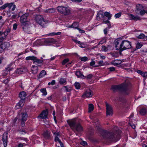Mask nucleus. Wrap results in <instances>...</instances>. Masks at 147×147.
Listing matches in <instances>:
<instances>
[{
    "mask_svg": "<svg viewBox=\"0 0 147 147\" xmlns=\"http://www.w3.org/2000/svg\"><path fill=\"white\" fill-rule=\"evenodd\" d=\"M130 86V82L126 80L124 83L120 85L112 86L111 89L113 92L119 90L124 94L127 95L129 94Z\"/></svg>",
    "mask_w": 147,
    "mask_h": 147,
    "instance_id": "nucleus-1",
    "label": "nucleus"
},
{
    "mask_svg": "<svg viewBox=\"0 0 147 147\" xmlns=\"http://www.w3.org/2000/svg\"><path fill=\"white\" fill-rule=\"evenodd\" d=\"M114 43L116 49L119 50L120 55L122 51L130 49L132 47L131 42L127 40L122 41L120 39H117L115 41Z\"/></svg>",
    "mask_w": 147,
    "mask_h": 147,
    "instance_id": "nucleus-2",
    "label": "nucleus"
},
{
    "mask_svg": "<svg viewBox=\"0 0 147 147\" xmlns=\"http://www.w3.org/2000/svg\"><path fill=\"white\" fill-rule=\"evenodd\" d=\"M67 122L71 128L75 132H80L83 130L82 126L80 123H77L76 120L75 119L68 120Z\"/></svg>",
    "mask_w": 147,
    "mask_h": 147,
    "instance_id": "nucleus-3",
    "label": "nucleus"
},
{
    "mask_svg": "<svg viewBox=\"0 0 147 147\" xmlns=\"http://www.w3.org/2000/svg\"><path fill=\"white\" fill-rule=\"evenodd\" d=\"M58 11L65 15H69L70 13V10L69 8L63 6H58L57 7Z\"/></svg>",
    "mask_w": 147,
    "mask_h": 147,
    "instance_id": "nucleus-4",
    "label": "nucleus"
},
{
    "mask_svg": "<svg viewBox=\"0 0 147 147\" xmlns=\"http://www.w3.org/2000/svg\"><path fill=\"white\" fill-rule=\"evenodd\" d=\"M102 135L104 138H108L111 141H114V138L115 136H114L112 133L106 131H102Z\"/></svg>",
    "mask_w": 147,
    "mask_h": 147,
    "instance_id": "nucleus-5",
    "label": "nucleus"
},
{
    "mask_svg": "<svg viewBox=\"0 0 147 147\" xmlns=\"http://www.w3.org/2000/svg\"><path fill=\"white\" fill-rule=\"evenodd\" d=\"M29 15V13H27L23 14L20 17V20L21 23V24L30 23L29 21L27 20V18Z\"/></svg>",
    "mask_w": 147,
    "mask_h": 147,
    "instance_id": "nucleus-6",
    "label": "nucleus"
},
{
    "mask_svg": "<svg viewBox=\"0 0 147 147\" xmlns=\"http://www.w3.org/2000/svg\"><path fill=\"white\" fill-rule=\"evenodd\" d=\"M10 46V44L9 42H4L1 45H0V51H1L2 53L5 50H8Z\"/></svg>",
    "mask_w": 147,
    "mask_h": 147,
    "instance_id": "nucleus-7",
    "label": "nucleus"
},
{
    "mask_svg": "<svg viewBox=\"0 0 147 147\" xmlns=\"http://www.w3.org/2000/svg\"><path fill=\"white\" fill-rule=\"evenodd\" d=\"M47 22L45 21L43 17L41 15H37V23L42 27H44V25Z\"/></svg>",
    "mask_w": 147,
    "mask_h": 147,
    "instance_id": "nucleus-8",
    "label": "nucleus"
},
{
    "mask_svg": "<svg viewBox=\"0 0 147 147\" xmlns=\"http://www.w3.org/2000/svg\"><path fill=\"white\" fill-rule=\"evenodd\" d=\"M106 115L107 116H111L113 114V110L111 106L107 103H106Z\"/></svg>",
    "mask_w": 147,
    "mask_h": 147,
    "instance_id": "nucleus-9",
    "label": "nucleus"
},
{
    "mask_svg": "<svg viewBox=\"0 0 147 147\" xmlns=\"http://www.w3.org/2000/svg\"><path fill=\"white\" fill-rule=\"evenodd\" d=\"M56 42V40L53 38L48 39L44 41L42 40V43L40 44V45H47L48 44L55 42Z\"/></svg>",
    "mask_w": 147,
    "mask_h": 147,
    "instance_id": "nucleus-10",
    "label": "nucleus"
},
{
    "mask_svg": "<svg viewBox=\"0 0 147 147\" xmlns=\"http://www.w3.org/2000/svg\"><path fill=\"white\" fill-rule=\"evenodd\" d=\"M30 24V23H29L21 24V26L24 31L27 33L29 32L30 29L29 26Z\"/></svg>",
    "mask_w": 147,
    "mask_h": 147,
    "instance_id": "nucleus-11",
    "label": "nucleus"
},
{
    "mask_svg": "<svg viewBox=\"0 0 147 147\" xmlns=\"http://www.w3.org/2000/svg\"><path fill=\"white\" fill-rule=\"evenodd\" d=\"M7 135L8 133L6 132H4L3 135L2 140L4 145V147H6L7 145V141L8 138Z\"/></svg>",
    "mask_w": 147,
    "mask_h": 147,
    "instance_id": "nucleus-12",
    "label": "nucleus"
},
{
    "mask_svg": "<svg viewBox=\"0 0 147 147\" xmlns=\"http://www.w3.org/2000/svg\"><path fill=\"white\" fill-rule=\"evenodd\" d=\"M51 132L49 130H46L43 133V136L45 139L50 140L51 138Z\"/></svg>",
    "mask_w": 147,
    "mask_h": 147,
    "instance_id": "nucleus-13",
    "label": "nucleus"
},
{
    "mask_svg": "<svg viewBox=\"0 0 147 147\" xmlns=\"http://www.w3.org/2000/svg\"><path fill=\"white\" fill-rule=\"evenodd\" d=\"M48 113L47 111H44L37 117V118L42 119H46L47 117Z\"/></svg>",
    "mask_w": 147,
    "mask_h": 147,
    "instance_id": "nucleus-14",
    "label": "nucleus"
},
{
    "mask_svg": "<svg viewBox=\"0 0 147 147\" xmlns=\"http://www.w3.org/2000/svg\"><path fill=\"white\" fill-rule=\"evenodd\" d=\"M92 96V91L89 90L86 91L82 95L83 98H88L91 97Z\"/></svg>",
    "mask_w": 147,
    "mask_h": 147,
    "instance_id": "nucleus-15",
    "label": "nucleus"
},
{
    "mask_svg": "<svg viewBox=\"0 0 147 147\" xmlns=\"http://www.w3.org/2000/svg\"><path fill=\"white\" fill-rule=\"evenodd\" d=\"M26 95V93L24 91L21 92L19 94V96L21 99V100H23L24 102Z\"/></svg>",
    "mask_w": 147,
    "mask_h": 147,
    "instance_id": "nucleus-16",
    "label": "nucleus"
},
{
    "mask_svg": "<svg viewBox=\"0 0 147 147\" xmlns=\"http://www.w3.org/2000/svg\"><path fill=\"white\" fill-rule=\"evenodd\" d=\"M56 9L55 8H51L48 9L44 10V12L47 13H53L56 11Z\"/></svg>",
    "mask_w": 147,
    "mask_h": 147,
    "instance_id": "nucleus-17",
    "label": "nucleus"
},
{
    "mask_svg": "<svg viewBox=\"0 0 147 147\" xmlns=\"http://www.w3.org/2000/svg\"><path fill=\"white\" fill-rule=\"evenodd\" d=\"M22 121H26L27 119L28 115L26 112H22L21 113Z\"/></svg>",
    "mask_w": 147,
    "mask_h": 147,
    "instance_id": "nucleus-18",
    "label": "nucleus"
},
{
    "mask_svg": "<svg viewBox=\"0 0 147 147\" xmlns=\"http://www.w3.org/2000/svg\"><path fill=\"white\" fill-rule=\"evenodd\" d=\"M26 60H31L33 61L34 63L37 62V59L36 57L34 56H28L26 58Z\"/></svg>",
    "mask_w": 147,
    "mask_h": 147,
    "instance_id": "nucleus-19",
    "label": "nucleus"
},
{
    "mask_svg": "<svg viewBox=\"0 0 147 147\" xmlns=\"http://www.w3.org/2000/svg\"><path fill=\"white\" fill-rule=\"evenodd\" d=\"M26 71V69L23 68L17 69L15 71L16 74H21L24 73Z\"/></svg>",
    "mask_w": 147,
    "mask_h": 147,
    "instance_id": "nucleus-20",
    "label": "nucleus"
},
{
    "mask_svg": "<svg viewBox=\"0 0 147 147\" xmlns=\"http://www.w3.org/2000/svg\"><path fill=\"white\" fill-rule=\"evenodd\" d=\"M128 15L131 20H140V18L138 16H135L131 14H129Z\"/></svg>",
    "mask_w": 147,
    "mask_h": 147,
    "instance_id": "nucleus-21",
    "label": "nucleus"
},
{
    "mask_svg": "<svg viewBox=\"0 0 147 147\" xmlns=\"http://www.w3.org/2000/svg\"><path fill=\"white\" fill-rule=\"evenodd\" d=\"M143 9V6L140 4H138L136 6V12H138Z\"/></svg>",
    "mask_w": 147,
    "mask_h": 147,
    "instance_id": "nucleus-22",
    "label": "nucleus"
},
{
    "mask_svg": "<svg viewBox=\"0 0 147 147\" xmlns=\"http://www.w3.org/2000/svg\"><path fill=\"white\" fill-rule=\"evenodd\" d=\"M8 8L11 9L12 11H13L16 8V6L13 3H9Z\"/></svg>",
    "mask_w": 147,
    "mask_h": 147,
    "instance_id": "nucleus-23",
    "label": "nucleus"
},
{
    "mask_svg": "<svg viewBox=\"0 0 147 147\" xmlns=\"http://www.w3.org/2000/svg\"><path fill=\"white\" fill-rule=\"evenodd\" d=\"M31 72L32 74H35L37 73V66L33 65L31 68Z\"/></svg>",
    "mask_w": 147,
    "mask_h": 147,
    "instance_id": "nucleus-24",
    "label": "nucleus"
},
{
    "mask_svg": "<svg viewBox=\"0 0 147 147\" xmlns=\"http://www.w3.org/2000/svg\"><path fill=\"white\" fill-rule=\"evenodd\" d=\"M60 137L58 136H55V140L56 142H58L60 144L61 147L58 146V147H64L63 144L62 143L61 141L59 139V138Z\"/></svg>",
    "mask_w": 147,
    "mask_h": 147,
    "instance_id": "nucleus-25",
    "label": "nucleus"
},
{
    "mask_svg": "<svg viewBox=\"0 0 147 147\" xmlns=\"http://www.w3.org/2000/svg\"><path fill=\"white\" fill-rule=\"evenodd\" d=\"M121 63V61L120 60H115L112 62V64L115 66L118 65Z\"/></svg>",
    "mask_w": 147,
    "mask_h": 147,
    "instance_id": "nucleus-26",
    "label": "nucleus"
},
{
    "mask_svg": "<svg viewBox=\"0 0 147 147\" xmlns=\"http://www.w3.org/2000/svg\"><path fill=\"white\" fill-rule=\"evenodd\" d=\"M62 89L63 90L67 92H70L71 90V88L67 86H63Z\"/></svg>",
    "mask_w": 147,
    "mask_h": 147,
    "instance_id": "nucleus-27",
    "label": "nucleus"
},
{
    "mask_svg": "<svg viewBox=\"0 0 147 147\" xmlns=\"http://www.w3.org/2000/svg\"><path fill=\"white\" fill-rule=\"evenodd\" d=\"M66 82V80L65 78H61L59 81V83L60 84H65Z\"/></svg>",
    "mask_w": 147,
    "mask_h": 147,
    "instance_id": "nucleus-28",
    "label": "nucleus"
},
{
    "mask_svg": "<svg viewBox=\"0 0 147 147\" xmlns=\"http://www.w3.org/2000/svg\"><path fill=\"white\" fill-rule=\"evenodd\" d=\"M147 112V110L146 108H143L140 110L139 113L141 115H144Z\"/></svg>",
    "mask_w": 147,
    "mask_h": 147,
    "instance_id": "nucleus-29",
    "label": "nucleus"
},
{
    "mask_svg": "<svg viewBox=\"0 0 147 147\" xmlns=\"http://www.w3.org/2000/svg\"><path fill=\"white\" fill-rule=\"evenodd\" d=\"M76 76L79 78L83 79L84 76L82 74L80 71H77L76 73Z\"/></svg>",
    "mask_w": 147,
    "mask_h": 147,
    "instance_id": "nucleus-30",
    "label": "nucleus"
},
{
    "mask_svg": "<svg viewBox=\"0 0 147 147\" xmlns=\"http://www.w3.org/2000/svg\"><path fill=\"white\" fill-rule=\"evenodd\" d=\"M78 26V23L77 22H74L71 26L69 27L74 28L75 29H77Z\"/></svg>",
    "mask_w": 147,
    "mask_h": 147,
    "instance_id": "nucleus-31",
    "label": "nucleus"
},
{
    "mask_svg": "<svg viewBox=\"0 0 147 147\" xmlns=\"http://www.w3.org/2000/svg\"><path fill=\"white\" fill-rule=\"evenodd\" d=\"M10 31L11 29L9 28L6 29L3 32V35L6 37L8 34L10 32Z\"/></svg>",
    "mask_w": 147,
    "mask_h": 147,
    "instance_id": "nucleus-32",
    "label": "nucleus"
},
{
    "mask_svg": "<svg viewBox=\"0 0 147 147\" xmlns=\"http://www.w3.org/2000/svg\"><path fill=\"white\" fill-rule=\"evenodd\" d=\"M103 15L100 13H98L97 15L96 18L98 20H99L101 18H102L104 17Z\"/></svg>",
    "mask_w": 147,
    "mask_h": 147,
    "instance_id": "nucleus-33",
    "label": "nucleus"
},
{
    "mask_svg": "<svg viewBox=\"0 0 147 147\" xmlns=\"http://www.w3.org/2000/svg\"><path fill=\"white\" fill-rule=\"evenodd\" d=\"M94 109V106L92 104L89 105L88 112H90L93 111Z\"/></svg>",
    "mask_w": 147,
    "mask_h": 147,
    "instance_id": "nucleus-34",
    "label": "nucleus"
},
{
    "mask_svg": "<svg viewBox=\"0 0 147 147\" xmlns=\"http://www.w3.org/2000/svg\"><path fill=\"white\" fill-rule=\"evenodd\" d=\"M104 15L105 16L108 17V19L109 20H110L111 19L112 16V15L107 12H105Z\"/></svg>",
    "mask_w": 147,
    "mask_h": 147,
    "instance_id": "nucleus-35",
    "label": "nucleus"
},
{
    "mask_svg": "<svg viewBox=\"0 0 147 147\" xmlns=\"http://www.w3.org/2000/svg\"><path fill=\"white\" fill-rule=\"evenodd\" d=\"M46 74V71L44 70H42L41 72L40 73L39 76V78H41L43 76L45 75Z\"/></svg>",
    "mask_w": 147,
    "mask_h": 147,
    "instance_id": "nucleus-36",
    "label": "nucleus"
},
{
    "mask_svg": "<svg viewBox=\"0 0 147 147\" xmlns=\"http://www.w3.org/2000/svg\"><path fill=\"white\" fill-rule=\"evenodd\" d=\"M32 20L33 21V23L35 27H36V24L37 23V16H35L33 17Z\"/></svg>",
    "mask_w": 147,
    "mask_h": 147,
    "instance_id": "nucleus-37",
    "label": "nucleus"
},
{
    "mask_svg": "<svg viewBox=\"0 0 147 147\" xmlns=\"http://www.w3.org/2000/svg\"><path fill=\"white\" fill-rule=\"evenodd\" d=\"M40 91L43 93L42 95L46 96L47 94V92L45 88L41 89H40Z\"/></svg>",
    "mask_w": 147,
    "mask_h": 147,
    "instance_id": "nucleus-38",
    "label": "nucleus"
},
{
    "mask_svg": "<svg viewBox=\"0 0 147 147\" xmlns=\"http://www.w3.org/2000/svg\"><path fill=\"white\" fill-rule=\"evenodd\" d=\"M24 102L23 100H20L19 102L17 104V105L20 106L21 107H22L24 105Z\"/></svg>",
    "mask_w": 147,
    "mask_h": 147,
    "instance_id": "nucleus-39",
    "label": "nucleus"
},
{
    "mask_svg": "<svg viewBox=\"0 0 147 147\" xmlns=\"http://www.w3.org/2000/svg\"><path fill=\"white\" fill-rule=\"evenodd\" d=\"M9 3H6L3 5H2L1 7H0V9H5L7 7H8L9 6Z\"/></svg>",
    "mask_w": 147,
    "mask_h": 147,
    "instance_id": "nucleus-40",
    "label": "nucleus"
},
{
    "mask_svg": "<svg viewBox=\"0 0 147 147\" xmlns=\"http://www.w3.org/2000/svg\"><path fill=\"white\" fill-rule=\"evenodd\" d=\"M93 76V75L92 74H90L86 76H84L83 79L86 78L87 79H90L92 78Z\"/></svg>",
    "mask_w": 147,
    "mask_h": 147,
    "instance_id": "nucleus-41",
    "label": "nucleus"
},
{
    "mask_svg": "<svg viewBox=\"0 0 147 147\" xmlns=\"http://www.w3.org/2000/svg\"><path fill=\"white\" fill-rule=\"evenodd\" d=\"M61 34V33L60 32H57L56 33H55L54 32H52L50 33L49 34H48L47 35L48 36H49L50 35H60Z\"/></svg>",
    "mask_w": 147,
    "mask_h": 147,
    "instance_id": "nucleus-42",
    "label": "nucleus"
},
{
    "mask_svg": "<svg viewBox=\"0 0 147 147\" xmlns=\"http://www.w3.org/2000/svg\"><path fill=\"white\" fill-rule=\"evenodd\" d=\"M140 13L141 16L144 15L145 13H147V11L143 9L139 11Z\"/></svg>",
    "mask_w": 147,
    "mask_h": 147,
    "instance_id": "nucleus-43",
    "label": "nucleus"
},
{
    "mask_svg": "<svg viewBox=\"0 0 147 147\" xmlns=\"http://www.w3.org/2000/svg\"><path fill=\"white\" fill-rule=\"evenodd\" d=\"M74 86L77 89H79L80 88V84L78 82H76L74 84Z\"/></svg>",
    "mask_w": 147,
    "mask_h": 147,
    "instance_id": "nucleus-44",
    "label": "nucleus"
},
{
    "mask_svg": "<svg viewBox=\"0 0 147 147\" xmlns=\"http://www.w3.org/2000/svg\"><path fill=\"white\" fill-rule=\"evenodd\" d=\"M145 35L144 34H140L139 35L137 36V37L139 39H142L144 38Z\"/></svg>",
    "mask_w": 147,
    "mask_h": 147,
    "instance_id": "nucleus-45",
    "label": "nucleus"
},
{
    "mask_svg": "<svg viewBox=\"0 0 147 147\" xmlns=\"http://www.w3.org/2000/svg\"><path fill=\"white\" fill-rule=\"evenodd\" d=\"M101 50L102 51L106 52L108 50V48L105 46L102 45V46Z\"/></svg>",
    "mask_w": 147,
    "mask_h": 147,
    "instance_id": "nucleus-46",
    "label": "nucleus"
},
{
    "mask_svg": "<svg viewBox=\"0 0 147 147\" xmlns=\"http://www.w3.org/2000/svg\"><path fill=\"white\" fill-rule=\"evenodd\" d=\"M142 44L139 42H138L136 45V48L137 49H139L142 47Z\"/></svg>",
    "mask_w": 147,
    "mask_h": 147,
    "instance_id": "nucleus-47",
    "label": "nucleus"
},
{
    "mask_svg": "<svg viewBox=\"0 0 147 147\" xmlns=\"http://www.w3.org/2000/svg\"><path fill=\"white\" fill-rule=\"evenodd\" d=\"M37 61V66H40L42 64V60H41L38 59Z\"/></svg>",
    "mask_w": 147,
    "mask_h": 147,
    "instance_id": "nucleus-48",
    "label": "nucleus"
},
{
    "mask_svg": "<svg viewBox=\"0 0 147 147\" xmlns=\"http://www.w3.org/2000/svg\"><path fill=\"white\" fill-rule=\"evenodd\" d=\"M6 37L4 36L0 37V45H1L2 43V42L4 39L6 38Z\"/></svg>",
    "mask_w": 147,
    "mask_h": 147,
    "instance_id": "nucleus-49",
    "label": "nucleus"
},
{
    "mask_svg": "<svg viewBox=\"0 0 147 147\" xmlns=\"http://www.w3.org/2000/svg\"><path fill=\"white\" fill-rule=\"evenodd\" d=\"M69 61V59L68 58L64 59L62 61V63L63 65H64L66 64Z\"/></svg>",
    "mask_w": 147,
    "mask_h": 147,
    "instance_id": "nucleus-50",
    "label": "nucleus"
},
{
    "mask_svg": "<svg viewBox=\"0 0 147 147\" xmlns=\"http://www.w3.org/2000/svg\"><path fill=\"white\" fill-rule=\"evenodd\" d=\"M121 12L118 13L115 15V17L116 18H119L121 16Z\"/></svg>",
    "mask_w": 147,
    "mask_h": 147,
    "instance_id": "nucleus-51",
    "label": "nucleus"
},
{
    "mask_svg": "<svg viewBox=\"0 0 147 147\" xmlns=\"http://www.w3.org/2000/svg\"><path fill=\"white\" fill-rule=\"evenodd\" d=\"M55 80H53L51 82H49L48 83V85H53L55 84Z\"/></svg>",
    "mask_w": 147,
    "mask_h": 147,
    "instance_id": "nucleus-52",
    "label": "nucleus"
},
{
    "mask_svg": "<svg viewBox=\"0 0 147 147\" xmlns=\"http://www.w3.org/2000/svg\"><path fill=\"white\" fill-rule=\"evenodd\" d=\"M141 76L144 78H147V72H143Z\"/></svg>",
    "mask_w": 147,
    "mask_h": 147,
    "instance_id": "nucleus-53",
    "label": "nucleus"
},
{
    "mask_svg": "<svg viewBox=\"0 0 147 147\" xmlns=\"http://www.w3.org/2000/svg\"><path fill=\"white\" fill-rule=\"evenodd\" d=\"M88 58L86 57H82L81 58V60L82 61H85L87 60Z\"/></svg>",
    "mask_w": 147,
    "mask_h": 147,
    "instance_id": "nucleus-54",
    "label": "nucleus"
},
{
    "mask_svg": "<svg viewBox=\"0 0 147 147\" xmlns=\"http://www.w3.org/2000/svg\"><path fill=\"white\" fill-rule=\"evenodd\" d=\"M54 135H55V136H58L60 137V135L59 133L57 131L53 133Z\"/></svg>",
    "mask_w": 147,
    "mask_h": 147,
    "instance_id": "nucleus-55",
    "label": "nucleus"
},
{
    "mask_svg": "<svg viewBox=\"0 0 147 147\" xmlns=\"http://www.w3.org/2000/svg\"><path fill=\"white\" fill-rule=\"evenodd\" d=\"M98 64H99V66H101L102 65H103V61L102 60L99 61L98 62Z\"/></svg>",
    "mask_w": 147,
    "mask_h": 147,
    "instance_id": "nucleus-56",
    "label": "nucleus"
},
{
    "mask_svg": "<svg viewBox=\"0 0 147 147\" xmlns=\"http://www.w3.org/2000/svg\"><path fill=\"white\" fill-rule=\"evenodd\" d=\"M109 69L110 71H112L115 70V68L114 67H111L109 68Z\"/></svg>",
    "mask_w": 147,
    "mask_h": 147,
    "instance_id": "nucleus-57",
    "label": "nucleus"
},
{
    "mask_svg": "<svg viewBox=\"0 0 147 147\" xmlns=\"http://www.w3.org/2000/svg\"><path fill=\"white\" fill-rule=\"evenodd\" d=\"M11 13H12L10 11L8 12L7 15L8 17L11 18L12 16Z\"/></svg>",
    "mask_w": 147,
    "mask_h": 147,
    "instance_id": "nucleus-58",
    "label": "nucleus"
},
{
    "mask_svg": "<svg viewBox=\"0 0 147 147\" xmlns=\"http://www.w3.org/2000/svg\"><path fill=\"white\" fill-rule=\"evenodd\" d=\"M109 29L107 28H106L104 30V32L105 34H107V31Z\"/></svg>",
    "mask_w": 147,
    "mask_h": 147,
    "instance_id": "nucleus-59",
    "label": "nucleus"
},
{
    "mask_svg": "<svg viewBox=\"0 0 147 147\" xmlns=\"http://www.w3.org/2000/svg\"><path fill=\"white\" fill-rule=\"evenodd\" d=\"M17 16V15L16 14H13L11 16V18L12 19H14L16 18Z\"/></svg>",
    "mask_w": 147,
    "mask_h": 147,
    "instance_id": "nucleus-60",
    "label": "nucleus"
},
{
    "mask_svg": "<svg viewBox=\"0 0 147 147\" xmlns=\"http://www.w3.org/2000/svg\"><path fill=\"white\" fill-rule=\"evenodd\" d=\"M17 25L16 24H14L13 25V29L14 30H16L17 28Z\"/></svg>",
    "mask_w": 147,
    "mask_h": 147,
    "instance_id": "nucleus-61",
    "label": "nucleus"
},
{
    "mask_svg": "<svg viewBox=\"0 0 147 147\" xmlns=\"http://www.w3.org/2000/svg\"><path fill=\"white\" fill-rule=\"evenodd\" d=\"M105 42V40H102L101 41H100L99 43L98 44V45H99V44H103Z\"/></svg>",
    "mask_w": 147,
    "mask_h": 147,
    "instance_id": "nucleus-62",
    "label": "nucleus"
},
{
    "mask_svg": "<svg viewBox=\"0 0 147 147\" xmlns=\"http://www.w3.org/2000/svg\"><path fill=\"white\" fill-rule=\"evenodd\" d=\"M95 64V62L94 61H91L90 63V66H92Z\"/></svg>",
    "mask_w": 147,
    "mask_h": 147,
    "instance_id": "nucleus-63",
    "label": "nucleus"
},
{
    "mask_svg": "<svg viewBox=\"0 0 147 147\" xmlns=\"http://www.w3.org/2000/svg\"><path fill=\"white\" fill-rule=\"evenodd\" d=\"M81 144L83 146H85L87 144V143L85 141H82L81 142Z\"/></svg>",
    "mask_w": 147,
    "mask_h": 147,
    "instance_id": "nucleus-64",
    "label": "nucleus"
}]
</instances>
